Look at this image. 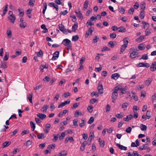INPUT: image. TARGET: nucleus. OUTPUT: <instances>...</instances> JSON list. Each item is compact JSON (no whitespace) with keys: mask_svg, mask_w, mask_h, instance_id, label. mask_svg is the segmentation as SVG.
Masks as SVG:
<instances>
[{"mask_svg":"<svg viewBox=\"0 0 156 156\" xmlns=\"http://www.w3.org/2000/svg\"><path fill=\"white\" fill-rule=\"evenodd\" d=\"M119 90H120V87L119 86H116L113 89V90L114 91L112 93V99L115 100L117 98L118 96L117 92Z\"/></svg>","mask_w":156,"mask_h":156,"instance_id":"obj_1","label":"nucleus"},{"mask_svg":"<svg viewBox=\"0 0 156 156\" xmlns=\"http://www.w3.org/2000/svg\"><path fill=\"white\" fill-rule=\"evenodd\" d=\"M71 42V41L69 40L66 39L63 40L62 44L67 47L70 48L72 47Z\"/></svg>","mask_w":156,"mask_h":156,"instance_id":"obj_2","label":"nucleus"},{"mask_svg":"<svg viewBox=\"0 0 156 156\" xmlns=\"http://www.w3.org/2000/svg\"><path fill=\"white\" fill-rule=\"evenodd\" d=\"M150 65L148 63H144V62L139 63L137 65V66L138 67H144L147 68H148L150 66Z\"/></svg>","mask_w":156,"mask_h":156,"instance_id":"obj_3","label":"nucleus"},{"mask_svg":"<svg viewBox=\"0 0 156 156\" xmlns=\"http://www.w3.org/2000/svg\"><path fill=\"white\" fill-rule=\"evenodd\" d=\"M139 56V53L136 51H133V52L131 53L129 57L131 58H135L136 57H138Z\"/></svg>","mask_w":156,"mask_h":156,"instance_id":"obj_4","label":"nucleus"},{"mask_svg":"<svg viewBox=\"0 0 156 156\" xmlns=\"http://www.w3.org/2000/svg\"><path fill=\"white\" fill-rule=\"evenodd\" d=\"M70 102L69 100L65 101L64 102L61 103L58 106V108H62L64 106L68 105Z\"/></svg>","mask_w":156,"mask_h":156,"instance_id":"obj_5","label":"nucleus"},{"mask_svg":"<svg viewBox=\"0 0 156 156\" xmlns=\"http://www.w3.org/2000/svg\"><path fill=\"white\" fill-rule=\"evenodd\" d=\"M59 53L58 51H55L53 55V57L52 58L51 60H55L57 59L59 57Z\"/></svg>","mask_w":156,"mask_h":156,"instance_id":"obj_6","label":"nucleus"},{"mask_svg":"<svg viewBox=\"0 0 156 156\" xmlns=\"http://www.w3.org/2000/svg\"><path fill=\"white\" fill-rule=\"evenodd\" d=\"M51 126V125L50 124L47 123L46 124L44 129V131L45 133L47 134L48 133Z\"/></svg>","mask_w":156,"mask_h":156,"instance_id":"obj_7","label":"nucleus"},{"mask_svg":"<svg viewBox=\"0 0 156 156\" xmlns=\"http://www.w3.org/2000/svg\"><path fill=\"white\" fill-rule=\"evenodd\" d=\"M150 69L151 70L152 72L156 70V62H154L152 63Z\"/></svg>","mask_w":156,"mask_h":156,"instance_id":"obj_8","label":"nucleus"},{"mask_svg":"<svg viewBox=\"0 0 156 156\" xmlns=\"http://www.w3.org/2000/svg\"><path fill=\"white\" fill-rule=\"evenodd\" d=\"M88 143H87V141H84L81 144L80 147L81 151H83L85 150V146Z\"/></svg>","mask_w":156,"mask_h":156,"instance_id":"obj_9","label":"nucleus"},{"mask_svg":"<svg viewBox=\"0 0 156 156\" xmlns=\"http://www.w3.org/2000/svg\"><path fill=\"white\" fill-rule=\"evenodd\" d=\"M98 92L101 94L103 93V86L101 84L99 83L98 84Z\"/></svg>","mask_w":156,"mask_h":156,"instance_id":"obj_10","label":"nucleus"},{"mask_svg":"<svg viewBox=\"0 0 156 156\" xmlns=\"http://www.w3.org/2000/svg\"><path fill=\"white\" fill-rule=\"evenodd\" d=\"M120 76V74L118 73H115L112 75L111 78L113 79L116 80Z\"/></svg>","mask_w":156,"mask_h":156,"instance_id":"obj_11","label":"nucleus"},{"mask_svg":"<svg viewBox=\"0 0 156 156\" xmlns=\"http://www.w3.org/2000/svg\"><path fill=\"white\" fill-rule=\"evenodd\" d=\"M48 108V106L47 105H45L41 109V111L43 112H46Z\"/></svg>","mask_w":156,"mask_h":156,"instance_id":"obj_12","label":"nucleus"},{"mask_svg":"<svg viewBox=\"0 0 156 156\" xmlns=\"http://www.w3.org/2000/svg\"><path fill=\"white\" fill-rule=\"evenodd\" d=\"M41 28L43 29L44 30L42 31L43 33H45L48 32V29L46 28V25L45 24H42L41 26Z\"/></svg>","mask_w":156,"mask_h":156,"instance_id":"obj_13","label":"nucleus"},{"mask_svg":"<svg viewBox=\"0 0 156 156\" xmlns=\"http://www.w3.org/2000/svg\"><path fill=\"white\" fill-rule=\"evenodd\" d=\"M8 19L10 21V22L12 23H14L16 19V17L14 15L11 16H9L8 17Z\"/></svg>","mask_w":156,"mask_h":156,"instance_id":"obj_14","label":"nucleus"},{"mask_svg":"<svg viewBox=\"0 0 156 156\" xmlns=\"http://www.w3.org/2000/svg\"><path fill=\"white\" fill-rule=\"evenodd\" d=\"M75 12L76 13L78 18L80 19H82L83 18V16L80 10H79L78 11H75Z\"/></svg>","mask_w":156,"mask_h":156,"instance_id":"obj_15","label":"nucleus"},{"mask_svg":"<svg viewBox=\"0 0 156 156\" xmlns=\"http://www.w3.org/2000/svg\"><path fill=\"white\" fill-rule=\"evenodd\" d=\"M116 146L119 147V148L121 150L126 151L127 150V147L123 145H120L119 144H117Z\"/></svg>","mask_w":156,"mask_h":156,"instance_id":"obj_16","label":"nucleus"},{"mask_svg":"<svg viewBox=\"0 0 156 156\" xmlns=\"http://www.w3.org/2000/svg\"><path fill=\"white\" fill-rule=\"evenodd\" d=\"M68 111V110L66 109L64 110L62 112H61L59 113L58 115V117H61L63 115H65Z\"/></svg>","mask_w":156,"mask_h":156,"instance_id":"obj_17","label":"nucleus"},{"mask_svg":"<svg viewBox=\"0 0 156 156\" xmlns=\"http://www.w3.org/2000/svg\"><path fill=\"white\" fill-rule=\"evenodd\" d=\"M37 116L38 117L43 119L46 117V115L45 114H42L40 113H38L37 114Z\"/></svg>","mask_w":156,"mask_h":156,"instance_id":"obj_18","label":"nucleus"},{"mask_svg":"<svg viewBox=\"0 0 156 156\" xmlns=\"http://www.w3.org/2000/svg\"><path fill=\"white\" fill-rule=\"evenodd\" d=\"M0 67L3 69L6 68L7 67L6 63L2 62L0 64Z\"/></svg>","mask_w":156,"mask_h":156,"instance_id":"obj_19","label":"nucleus"},{"mask_svg":"<svg viewBox=\"0 0 156 156\" xmlns=\"http://www.w3.org/2000/svg\"><path fill=\"white\" fill-rule=\"evenodd\" d=\"M8 5L6 4L5 7L3 11V13L2 14V16H4L6 13V12H7L8 11Z\"/></svg>","mask_w":156,"mask_h":156,"instance_id":"obj_20","label":"nucleus"},{"mask_svg":"<svg viewBox=\"0 0 156 156\" xmlns=\"http://www.w3.org/2000/svg\"><path fill=\"white\" fill-rule=\"evenodd\" d=\"M59 29L63 33H65L66 32V30L64 28V26L61 24L59 26Z\"/></svg>","mask_w":156,"mask_h":156,"instance_id":"obj_21","label":"nucleus"},{"mask_svg":"<svg viewBox=\"0 0 156 156\" xmlns=\"http://www.w3.org/2000/svg\"><path fill=\"white\" fill-rule=\"evenodd\" d=\"M67 151L66 150H64L61 151L59 154L60 156H65L67 154Z\"/></svg>","mask_w":156,"mask_h":156,"instance_id":"obj_22","label":"nucleus"},{"mask_svg":"<svg viewBox=\"0 0 156 156\" xmlns=\"http://www.w3.org/2000/svg\"><path fill=\"white\" fill-rule=\"evenodd\" d=\"M83 115V114L81 112H79L77 111H76L74 113V115L76 117H78L79 115L82 116Z\"/></svg>","mask_w":156,"mask_h":156,"instance_id":"obj_23","label":"nucleus"},{"mask_svg":"<svg viewBox=\"0 0 156 156\" xmlns=\"http://www.w3.org/2000/svg\"><path fill=\"white\" fill-rule=\"evenodd\" d=\"M138 48L140 50H144L145 48L144 44H140L138 47Z\"/></svg>","mask_w":156,"mask_h":156,"instance_id":"obj_24","label":"nucleus"},{"mask_svg":"<svg viewBox=\"0 0 156 156\" xmlns=\"http://www.w3.org/2000/svg\"><path fill=\"white\" fill-rule=\"evenodd\" d=\"M91 21L90 20H88V21L86 23V26L87 27H89V26H90L91 27V26L92 25H94V23H92Z\"/></svg>","mask_w":156,"mask_h":156,"instance_id":"obj_25","label":"nucleus"},{"mask_svg":"<svg viewBox=\"0 0 156 156\" xmlns=\"http://www.w3.org/2000/svg\"><path fill=\"white\" fill-rule=\"evenodd\" d=\"M142 24L144 25V29L145 28V26L147 27V28H149L150 27L149 24L145 21H142Z\"/></svg>","mask_w":156,"mask_h":156,"instance_id":"obj_26","label":"nucleus"},{"mask_svg":"<svg viewBox=\"0 0 156 156\" xmlns=\"http://www.w3.org/2000/svg\"><path fill=\"white\" fill-rule=\"evenodd\" d=\"M140 128L142 130L145 131L147 129V127L146 125L141 124L140 126Z\"/></svg>","mask_w":156,"mask_h":156,"instance_id":"obj_27","label":"nucleus"},{"mask_svg":"<svg viewBox=\"0 0 156 156\" xmlns=\"http://www.w3.org/2000/svg\"><path fill=\"white\" fill-rule=\"evenodd\" d=\"M88 28L89 29L87 31L90 33V35H92V32L94 30V29L93 27H90Z\"/></svg>","mask_w":156,"mask_h":156,"instance_id":"obj_28","label":"nucleus"},{"mask_svg":"<svg viewBox=\"0 0 156 156\" xmlns=\"http://www.w3.org/2000/svg\"><path fill=\"white\" fill-rule=\"evenodd\" d=\"M118 31L119 32H125L126 31V29L123 27H121L118 28Z\"/></svg>","mask_w":156,"mask_h":156,"instance_id":"obj_29","label":"nucleus"},{"mask_svg":"<svg viewBox=\"0 0 156 156\" xmlns=\"http://www.w3.org/2000/svg\"><path fill=\"white\" fill-rule=\"evenodd\" d=\"M10 144L11 142L10 141H5L3 144V147L8 146Z\"/></svg>","mask_w":156,"mask_h":156,"instance_id":"obj_30","label":"nucleus"},{"mask_svg":"<svg viewBox=\"0 0 156 156\" xmlns=\"http://www.w3.org/2000/svg\"><path fill=\"white\" fill-rule=\"evenodd\" d=\"M121 92L122 94L126 93L127 92V87H125V88H121L120 89Z\"/></svg>","mask_w":156,"mask_h":156,"instance_id":"obj_31","label":"nucleus"},{"mask_svg":"<svg viewBox=\"0 0 156 156\" xmlns=\"http://www.w3.org/2000/svg\"><path fill=\"white\" fill-rule=\"evenodd\" d=\"M152 81V79L151 78H149L148 79V80H146L144 82H145V84L147 85L148 86L150 84L151 82Z\"/></svg>","mask_w":156,"mask_h":156,"instance_id":"obj_32","label":"nucleus"},{"mask_svg":"<svg viewBox=\"0 0 156 156\" xmlns=\"http://www.w3.org/2000/svg\"><path fill=\"white\" fill-rule=\"evenodd\" d=\"M35 53L38 56L40 57L42 56L43 54V52L41 50H40L38 52H36Z\"/></svg>","mask_w":156,"mask_h":156,"instance_id":"obj_33","label":"nucleus"},{"mask_svg":"<svg viewBox=\"0 0 156 156\" xmlns=\"http://www.w3.org/2000/svg\"><path fill=\"white\" fill-rule=\"evenodd\" d=\"M128 105V103H124L122 105V108L124 110H126L127 109V107Z\"/></svg>","mask_w":156,"mask_h":156,"instance_id":"obj_34","label":"nucleus"},{"mask_svg":"<svg viewBox=\"0 0 156 156\" xmlns=\"http://www.w3.org/2000/svg\"><path fill=\"white\" fill-rule=\"evenodd\" d=\"M44 134L43 133H39L37 135V137L38 139H43L44 138Z\"/></svg>","mask_w":156,"mask_h":156,"instance_id":"obj_35","label":"nucleus"},{"mask_svg":"<svg viewBox=\"0 0 156 156\" xmlns=\"http://www.w3.org/2000/svg\"><path fill=\"white\" fill-rule=\"evenodd\" d=\"M151 30L148 28L145 31V34L146 36L149 35L151 33Z\"/></svg>","mask_w":156,"mask_h":156,"instance_id":"obj_36","label":"nucleus"},{"mask_svg":"<svg viewBox=\"0 0 156 156\" xmlns=\"http://www.w3.org/2000/svg\"><path fill=\"white\" fill-rule=\"evenodd\" d=\"M9 57V53L8 52L5 53V55L4 56V60L6 61L8 60Z\"/></svg>","mask_w":156,"mask_h":156,"instance_id":"obj_37","label":"nucleus"},{"mask_svg":"<svg viewBox=\"0 0 156 156\" xmlns=\"http://www.w3.org/2000/svg\"><path fill=\"white\" fill-rule=\"evenodd\" d=\"M140 8L143 11H144L145 8V3L144 2H142L140 4Z\"/></svg>","mask_w":156,"mask_h":156,"instance_id":"obj_38","label":"nucleus"},{"mask_svg":"<svg viewBox=\"0 0 156 156\" xmlns=\"http://www.w3.org/2000/svg\"><path fill=\"white\" fill-rule=\"evenodd\" d=\"M79 37L78 35H76L75 36H73L72 40L73 41H76L78 40Z\"/></svg>","mask_w":156,"mask_h":156,"instance_id":"obj_39","label":"nucleus"},{"mask_svg":"<svg viewBox=\"0 0 156 156\" xmlns=\"http://www.w3.org/2000/svg\"><path fill=\"white\" fill-rule=\"evenodd\" d=\"M98 40H99V38L96 35L94 37L93 41L94 43H97Z\"/></svg>","mask_w":156,"mask_h":156,"instance_id":"obj_40","label":"nucleus"},{"mask_svg":"<svg viewBox=\"0 0 156 156\" xmlns=\"http://www.w3.org/2000/svg\"><path fill=\"white\" fill-rule=\"evenodd\" d=\"M78 27L77 24H74L72 26V29L75 32Z\"/></svg>","mask_w":156,"mask_h":156,"instance_id":"obj_41","label":"nucleus"},{"mask_svg":"<svg viewBox=\"0 0 156 156\" xmlns=\"http://www.w3.org/2000/svg\"><path fill=\"white\" fill-rule=\"evenodd\" d=\"M89 1L88 0H86L84 4V8L87 9L88 7Z\"/></svg>","mask_w":156,"mask_h":156,"instance_id":"obj_42","label":"nucleus"},{"mask_svg":"<svg viewBox=\"0 0 156 156\" xmlns=\"http://www.w3.org/2000/svg\"><path fill=\"white\" fill-rule=\"evenodd\" d=\"M65 136V133L63 132L62 133L61 135L60 136L59 135V140H63L64 138V137Z\"/></svg>","mask_w":156,"mask_h":156,"instance_id":"obj_43","label":"nucleus"},{"mask_svg":"<svg viewBox=\"0 0 156 156\" xmlns=\"http://www.w3.org/2000/svg\"><path fill=\"white\" fill-rule=\"evenodd\" d=\"M30 125L31 128H33V131H34L35 128V124L32 121H30Z\"/></svg>","mask_w":156,"mask_h":156,"instance_id":"obj_44","label":"nucleus"},{"mask_svg":"<svg viewBox=\"0 0 156 156\" xmlns=\"http://www.w3.org/2000/svg\"><path fill=\"white\" fill-rule=\"evenodd\" d=\"M92 137L93 135H90V136L88 138L87 141H88L89 145L91 143V141L92 140Z\"/></svg>","mask_w":156,"mask_h":156,"instance_id":"obj_45","label":"nucleus"},{"mask_svg":"<svg viewBox=\"0 0 156 156\" xmlns=\"http://www.w3.org/2000/svg\"><path fill=\"white\" fill-rule=\"evenodd\" d=\"M140 17L141 19H143L144 18V17L145 16V14L144 12V11H141L140 13Z\"/></svg>","mask_w":156,"mask_h":156,"instance_id":"obj_46","label":"nucleus"},{"mask_svg":"<svg viewBox=\"0 0 156 156\" xmlns=\"http://www.w3.org/2000/svg\"><path fill=\"white\" fill-rule=\"evenodd\" d=\"M98 101V99L96 98L91 99L90 101V103L92 104H94V103Z\"/></svg>","mask_w":156,"mask_h":156,"instance_id":"obj_47","label":"nucleus"},{"mask_svg":"<svg viewBox=\"0 0 156 156\" xmlns=\"http://www.w3.org/2000/svg\"><path fill=\"white\" fill-rule=\"evenodd\" d=\"M27 25V23L26 22H23L20 24V26L22 28H24Z\"/></svg>","mask_w":156,"mask_h":156,"instance_id":"obj_48","label":"nucleus"},{"mask_svg":"<svg viewBox=\"0 0 156 156\" xmlns=\"http://www.w3.org/2000/svg\"><path fill=\"white\" fill-rule=\"evenodd\" d=\"M94 121V118L93 117H92L90 118L89 119V121H88L87 123L88 124H91Z\"/></svg>","mask_w":156,"mask_h":156,"instance_id":"obj_49","label":"nucleus"},{"mask_svg":"<svg viewBox=\"0 0 156 156\" xmlns=\"http://www.w3.org/2000/svg\"><path fill=\"white\" fill-rule=\"evenodd\" d=\"M28 99L30 102L32 103V93H30L29 94V96L28 97Z\"/></svg>","mask_w":156,"mask_h":156,"instance_id":"obj_50","label":"nucleus"},{"mask_svg":"<svg viewBox=\"0 0 156 156\" xmlns=\"http://www.w3.org/2000/svg\"><path fill=\"white\" fill-rule=\"evenodd\" d=\"M59 134H58L57 135H54L53 136L54 138L52 140L53 142L57 140L59 137Z\"/></svg>","mask_w":156,"mask_h":156,"instance_id":"obj_51","label":"nucleus"},{"mask_svg":"<svg viewBox=\"0 0 156 156\" xmlns=\"http://www.w3.org/2000/svg\"><path fill=\"white\" fill-rule=\"evenodd\" d=\"M119 12L122 14H123L125 11V9L123 7H121L119 9Z\"/></svg>","mask_w":156,"mask_h":156,"instance_id":"obj_52","label":"nucleus"},{"mask_svg":"<svg viewBox=\"0 0 156 156\" xmlns=\"http://www.w3.org/2000/svg\"><path fill=\"white\" fill-rule=\"evenodd\" d=\"M85 121L84 120H81L80 122V123L79 124L80 126L81 127H82L84 126L85 125Z\"/></svg>","mask_w":156,"mask_h":156,"instance_id":"obj_53","label":"nucleus"},{"mask_svg":"<svg viewBox=\"0 0 156 156\" xmlns=\"http://www.w3.org/2000/svg\"><path fill=\"white\" fill-rule=\"evenodd\" d=\"M147 146L146 145L144 144L143 145L140 146L139 147V149L140 150L145 149L147 148Z\"/></svg>","mask_w":156,"mask_h":156,"instance_id":"obj_54","label":"nucleus"},{"mask_svg":"<svg viewBox=\"0 0 156 156\" xmlns=\"http://www.w3.org/2000/svg\"><path fill=\"white\" fill-rule=\"evenodd\" d=\"M35 2L34 1L30 0L28 3V4L30 6H33Z\"/></svg>","mask_w":156,"mask_h":156,"instance_id":"obj_55","label":"nucleus"},{"mask_svg":"<svg viewBox=\"0 0 156 156\" xmlns=\"http://www.w3.org/2000/svg\"><path fill=\"white\" fill-rule=\"evenodd\" d=\"M144 37L142 36H140L139 37L136 39V41H139L140 42H141L144 39Z\"/></svg>","mask_w":156,"mask_h":156,"instance_id":"obj_56","label":"nucleus"},{"mask_svg":"<svg viewBox=\"0 0 156 156\" xmlns=\"http://www.w3.org/2000/svg\"><path fill=\"white\" fill-rule=\"evenodd\" d=\"M90 95L92 97H93L94 96L96 97H97L99 96V95L98 93L96 92H92L91 93Z\"/></svg>","mask_w":156,"mask_h":156,"instance_id":"obj_57","label":"nucleus"},{"mask_svg":"<svg viewBox=\"0 0 156 156\" xmlns=\"http://www.w3.org/2000/svg\"><path fill=\"white\" fill-rule=\"evenodd\" d=\"M71 94L70 93L68 92H67L65 93H64L63 94V96L65 98H66L68 97Z\"/></svg>","mask_w":156,"mask_h":156,"instance_id":"obj_58","label":"nucleus"},{"mask_svg":"<svg viewBox=\"0 0 156 156\" xmlns=\"http://www.w3.org/2000/svg\"><path fill=\"white\" fill-rule=\"evenodd\" d=\"M8 37L9 38H10L11 37L12 33L11 31L10 30H7L6 32Z\"/></svg>","mask_w":156,"mask_h":156,"instance_id":"obj_59","label":"nucleus"},{"mask_svg":"<svg viewBox=\"0 0 156 156\" xmlns=\"http://www.w3.org/2000/svg\"><path fill=\"white\" fill-rule=\"evenodd\" d=\"M134 11V9L131 7L130 9L128 11V13L129 14H133V12Z\"/></svg>","mask_w":156,"mask_h":156,"instance_id":"obj_60","label":"nucleus"},{"mask_svg":"<svg viewBox=\"0 0 156 156\" xmlns=\"http://www.w3.org/2000/svg\"><path fill=\"white\" fill-rule=\"evenodd\" d=\"M151 112L150 111H147L146 112V115L147 116V119H149L151 117V116L150 115Z\"/></svg>","mask_w":156,"mask_h":156,"instance_id":"obj_61","label":"nucleus"},{"mask_svg":"<svg viewBox=\"0 0 156 156\" xmlns=\"http://www.w3.org/2000/svg\"><path fill=\"white\" fill-rule=\"evenodd\" d=\"M132 129L130 127H128L126 128V131L128 133H129L131 132Z\"/></svg>","mask_w":156,"mask_h":156,"instance_id":"obj_62","label":"nucleus"},{"mask_svg":"<svg viewBox=\"0 0 156 156\" xmlns=\"http://www.w3.org/2000/svg\"><path fill=\"white\" fill-rule=\"evenodd\" d=\"M110 37L114 39L116 37V34L115 33H112L110 34Z\"/></svg>","mask_w":156,"mask_h":156,"instance_id":"obj_63","label":"nucleus"},{"mask_svg":"<svg viewBox=\"0 0 156 156\" xmlns=\"http://www.w3.org/2000/svg\"><path fill=\"white\" fill-rule=\"evenodd\" d=\"M133 156H141L140 155L137 153V152L134 151L133 153Z\"/></svg>","mask_w":156,"mask_h":156,"instance_id":"obj_64","label":"nucleus"}]
</instances>
